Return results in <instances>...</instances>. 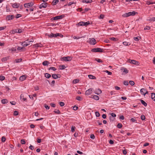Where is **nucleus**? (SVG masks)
I'll return each mask as SVG.
<instances>
[{"label": "nucleus", "mask_w": 155, "mask_h": 155, "mask_svg": "<svg viewBox=\"0 0 155 155\" xmlns=\"http://www.w3.org/2000/svg\"><path fill=\"white\" fill-rule=\"evenodd\" d=\"M60 35V34L59 33H56L55 34H54L53 33H51V34L48 35V36L50 37H56L57 36H59Z\"/></svg>", "instance_id": "obj_11"}, {"label": "nucleus", "mask_w": 155, "mask_h": 155, "mask_svg": "<svg viewBox=\"0 0 155 155\" xmlns=\"http://www.w3.org/2000/svg\"><path fill=\"white\" fill-rule=\"evenodd\" d=\"M77 26H84V22L81 21L79 22L77 24Z\"/></svg>", "instance_id": "obj_30"}, {"label": "nucleus", "mask_w": 155, "mask_h": 155, "mask_svg": "<svg viewBox=\"0 0 155 155\" xmlns=\"http://www.w3.org/2000/svg\"><path fill=\"white\" fill-rule=\"evenodd\" d=\"M5 138L4 137H2V141L3 142H4L5 141Z\"/></svg>", "instance_id": "obj_59"}, {"label": "nucleus", "mask_w": 155, "mask_h": 155, "mask_svg": "<svg viewBox=\"0 0 155 155\" xmlns=\"http://www.w3.org/2000/svg\"><path fill=\"white\" fill-rule=\"evenodd\" d=\"M130 120L132 122H135L136 121V120L134 118H131L130 119Z\"/></svg>", "instance_id": "obj_63"}, {"label": "nucleus", "mask_w": 155, "mask_h": 155, "mask_svg": "<svg viewBox=\"0 0 155 155\" xmlns=\"http://www.w3.org/2000/svg\"><path fill=\"white\" fill-rule=\"evenodd\" d=\"M94 93L95 94L97 95H99L101 93L102 91L100 89H98L96 90L95 91Z\"/></svg>", "instance_id": "obj_16"}, {"label": "nucleus", "mask_w": 155, "mask_h": 155, "mask_svg": "<svg viewBox=\"0 0 155 155\" xmlns=\"http://www.w3.org/2000/svg\"><path fill=\"white\" fill-rule=\"evenodd\" d=\"M14 18V16L13 15H8L6 17V19L8 20H12Z\"/></svg>", "instance_id": "obj_17"}, {"label": "nucleus", "mask_w": 155, "mask_h": 155, "mask_svg": "<svg viewBox=\"0 0 155 155\" xmlns=\"http://www.w3.org/2000/svg\"><path fill=\"white\" fill-rule=\"evenodd\" d=\"M59 0H54L52 2V4L53 5H54L57 4Z\"/></svg>", "instance_id": "obj_24"}, {"label": "nucleus", "mask_w": 155, "mask_h": 155, "mask_svg": "<svg viewBox=\"0 0 155 155\" xmlns=\"http://www.w3.org/2000/svg\"><path fill=\"white\" fill-rule=\"evenodd\" d=\"M90 138L92 139H94L95 137L94 135V134H91L90 135Z\"/></svg>", "instance_id": "obj_56"}, {"label": "nucleus", "mask_w": 155, "mask_h": 155, "mask_svg": "<svg viewBox=\"0 0 155 155\" xmlns=\"http://www.w3.org/2000/svg\"><path fill=\"white\" fill-rule=\"evenodd\" d=\"M148 20L149 21H155V17H153L151 18H149Z\"/></svg>", "instance_id": "obj_39"}, {"label": "nucleus", "mask_w": 155, "mask_h": 155, "mask_svg": "<svg viewBox=\"0 0 155 155\" xmlns=\"http://www.w3.org/2000/svg\"><path fill=\"white\" fill-rule=\"evenodd\" d=\"M60 69L62 70L66 68L65 66L64 65H61L59 67Z\"/></svg>", "instance_id": "obj_33"}, {"label": "nucleus", "mask_w": 155, "mask_h": 155, "mask_svg": "<svg viewBox=\"0 0 155 155\" xmlns=\"http://www.w3.org/2000/svg\"><path fill=\"white\" fill-rule=\"evenodd\" d=\"M129 83L132 86L134 85V82L132 81H129Z\"/></svg>", "instance_id": "obj_41"}, {"label": "nucleus", "mask_w": 155, "mask_h": 155, "mask_svg": "<svg viewBox=\"0 0 155 155\" xmlns=\"http://www.w3.org/2000/svg\"><path fill=\"white\" fill-rule=\"evenodd\" d=\"M8 100L6 99H4L1 100V102L2 104H5L8 103Z\"/></svg>", "instance_id": "obj_23"}, {"label": "nucleus", "mask_w": 155, "mask_h": 155, "mask_svg": "<svg viewBox=\"0 0 155 155\" xmlns=\"http://www.w3.org/2000/svg\"><path fill=\"white\" fill-rule=\"evenodd\" d=\"M140 101L142 104L144 106L146 107L147 106V104L143 100L140 99Z\"/></svg>", "instance_id": "obj_27"}, {"label": "nucleus", "mask_w": 155, "mask_h": 155, "mask_svg": "<svg viewBox=\"0 0 155 155\" xmlns=\"http://www.w3.org/2000/svg\"><path fill=\"white\" fill-rule=\"evenodd\" d=\"M141 119L142 120H144L145 119V116L144 115H142L141 116Z\"/></svg>", "instance_id": "obj_53"}, {"label": "nucleus", "mask_w": 155, "mask_h": 155, "mask_svg": "<svg viewBox=\"0 0 155 155\" xmlns=\"http://www.w3.org/2000/svg\"><path fill=\"white\" fill-rule=\"evenodd\" d=\"M63 60L65 61H71L72 59V57L69 56L64 57L62 58Z\"/></svg>", "instance_id": "obj_6"}, {"label": "nucleus", "mask_w": 155, "mask_h": 155, "mask_svg": "<svg viewBox=\"0 0 155 155\" xmlns=\"http://www.w3.org/2000/svg\"><path fill=\"white\" fill-rule=\"evenodd\" d=\"M96 60L98 62L100 63V62H102L103 61H102L100 59H96Z\"/></svg>", "instance_id": "obj_57"}, {"label": "nucleus", "mask_w": 155, "mask_h": 155, "mask_svg": "<svg viewBox=\"0 0 155 155\" xmlns=\"http://www.w3.org/2000/svg\"><path fill=\"white\" fill-rule=\"evenodd\" d=\"M75 127L74 126H72L71 128V131L74 132V131Z\"/></svg>", "instance_id": "obj_50"}, {"label": "nucleus", "mask_w": 155, "mask_h": 155, "mask_svg": "<svg viewBox=\"0 0 155 155\" xmlns=\"http://www.w3.org/2000/svg\"><path fill=\"white\" fill-rule=\"evenodd\" d=\"M54 112H55V113L58 114H60V112L58 110H55L54 111Z\"/></svg>", "instance_id": "obj_42"}, {"label": "nucleus", "mask_w": 155, "mask_h": 155, "mask_svg": "<svg viewBox=\"0 0 155 155\" xmlns=\"http://www.w3.org/2000/svg\"><path fill=\"white\" fill-rule=\"evenodd\" d=\"M92 98H94L96 100H98L99 99V97L98 96L95 95H92L91 97H90Z\"/></svg>", "instance_id": "obj_19"}, {"label": "nucleus", "mask_w": 155, "mask_h": 155, "mask_svg": "<svg viewBox=\"0 0 155 155\" xmlns=\"http://www.w3.org/2000/svg\"><path fill=\"white\" fill-rule=\"evenodd\" d=\"M150 29V26H146L144 28V29L145 30H149Z\"/></svg>", "instance_id": "obj_48"}, {"label": "nucleus", "mask_w": 155, "mask_h": 155, "mask_svg": "<svg viewBox=\"0 0 155 155\" xmlns=\"http://www.w3.org/2000/svg\"><path fill=\"white\" fill-rule=\"evenodd\" d=\"M11 4L12 5V6L14 8H17L20 6V4L19 3H12Z\"/></svg>", "instance_id": "obj_13"}, {"label": "nucleus", "mask_w": 155, "mask_h": 155, "mask_svg": "<svg viewBox=\"0 0 155 155\" xmlns=\"http://www.w3.org/2000/svg\"><path fill=\"white\" fill-rule=\"evenodd\" d=\"M14 115L16 116L18 115V112L17 111H15L14 113Z\"/></svg>", "instance_id": "obj_58"}, {"label": "nucleus", "mask_w": 155, "mask_h": 155, "mask_svg": "<svg viewBox=\"0 0 155 155\" xmlns=\"http://www.w3.org/2000/svg\"><path fill=\"white\" fill-rule=\"evenodd\" d=\"M26 77L25 75L21 76L19 78V80L21 81H23L26 79Z\"/></svg>", "instance_id": "obj_22"}, {"label": "nucleus", "mask_w": 155, "mask_h": 155, "mask_svg": "<svg viewBox=\"0 0 155 155\" xmlns=\"http://www.w3.org/2000/svg\"><path fill=\"white\" fill-rule=\"evenodd\" d=\"M123 43L125 46H128L130 45L129 42H127L126 41L123 42Z\"/></svg>", "instance_id": "obj_36"}, {"label": "nucleus", "mask_w": 155, "mask_h": 155, "mask_svg": "<svg viewBox=\"0 0 155 155\" xmlns=\"http://www.w3.org/2000/svg\"><path fill=\"white\" fill-rule=\"evenodd\" d=\"M45 107L46 109L48 110L50 108V107L48 105H46V104L45 105Z\"/></svg>", "instance_id": "obj_60"}, {"label": "nucleus", "mask_w": 155, "mask_h": 155, "mask_svg": "<svg viewBox=\"0 0 155 155\" xmlns=\"http://www.w3.org/2000/svg\"><path fill=\"white\" fill-rule=\"evenodd\" d=\"M140 92L141 94L145 95L146 94H147L148 92L144 88H142L140 90Z\"/></svg>", "instance_id": "obj_10"}, {"label": "nucleus", "mask_w": 155, "mask_h": 155, "mask_svg": "<svg viewBox=\"0 0 155 155\" xmlns=\"http://www.w3.org/2000/svg\"><path fill=\"white\" fill-rule=\"evenodd\" d=\"M22 49H9V52L13 54L15 52L18 53L19 50H21Z\"/></svg>", "instance_id": "obj_9"}, {"label": "nucleus", "mask_w": 155, "mask_h": 155, "mask_svg": "<svg viewBox=\"0 0 155 155\" xmlns=\"http://www.w3.org/2000/svg\"><path fill=\"white\" fill-rule=\"evenodd\" d=\"M111 117H116V115L115 114L112 113L111 114Z\"/></svg>", "instance_id": "obj_62"}, {"label": "nucleus", "mask_w": 155, "mask_h": 155, "mask_svg": "<svg viewBox=\"0 0 155 155\" xmlns=\"http://www.w3.org/2000/svg\"><path fill=\"white\" fill-rule=\"evenodd\" d=\"M90 24L89 21H87L86 22H84V26H87Z\"/></svg>", "instance_id": "obj_43"}, {"label": "nucleus", "mask_w": 155, "mask_h": 155, "mask_svg": "<svg viewBox=\"0 0 155 155\" xmlns=\"http://www.w3.org/2000/svg\"><path fill=\"white\" fill-rule=\"evenodd\" d=\"M82 2H86L87 3H91L92 2V0H83Z\"/></svg>", "instance_id": "obj_28"}, {"label": "nucleus", "mask_w": 155, "mask_h": 155, "mask_svg": "<svg viewBox=\"0 0 155 155\" xmlns=\"http://www.w3.org/2000/svg\"><path fill=\"white\" fill-rule=\"evenodd\" d=\"M21 142L22 144H25V141L24 139H21Z\"/></svg>", "instance_id": "obj_55"}, {"label": "nucleus", "mask_w": 155, "mask_h": 155, "mask_svg": "<svg viewBox=\"0 0 155 155\" xmlns=\"http://www.w3.org/2000/svg\"><path fill=\"white\" fill-rule=\"evenodd\" d=\"M127 61L128 62L136 65H139L140 64L138 61L134 60H131L130 59H129Z\"/></svg>", "instance_id": "obj_3"}, {"label": "nucleus", "mask_w": 155, "mask_h": 155, "mask_svg": "<svg viewBox=\"0 0 155 155\" xmlns=\"http://www.w3.org/2000/svg\"><path fill=\"white\" fill-rule=\"evenodd\" d=\"M34 4L33 2H30L28 3L25 4L24 6L25 8H28L32 6Z\"/></svg>", "instance_id": "obj_7"}, {"label": "nucleus", "mask_w": 155, "mask_h": 155, "mask_svg": "<svg viewBox=\"0 0 155 155\" xmlns=\"http://www.w3.org/2000/svg\"><path fill=\"white\" fill-rule=\"evenodd\" d=\"M34 47H33L32 48L35 47H37V48H41L42 47V45L41 44H35L33 45Z\"/></svg>", "instance_id": "obj_20"}, {"label": "nucleus", "mask_w": 155, "mask_h": 155, "mask_svg": "<svg viewBox=\"0 0 155 155\" xmlns=\"http://www.w3.org/2000/svg\"><path fill=\"white\" fill-rule=\"evenodd\" d=\"M124 84L125 85H128L129 83L127 81H125L124 82Z\"/></svg>", "instance_id": "obj_49"}, {"label": "nucleus", "mask_w": 155, "mask_h": 155, "mask_svg": "<svg viewBox=\"0 0 155 155\" xmlns=\"http://www.w3.org/2000/svg\"><path fill=\"white\" fill-rule=\"evenodd\" d=\"M22 61V59L21 58L19 59H16L15 60V61L16 63H18L21 62Z\"/></svg>", "instance_id": "obj_34"}, {"label": "nucleus", "mask_w": 155, "mask_h": 155, "mask_svg": "<svg viewBox=\"0 0 155 155\" xmlns=\"http://www.w3.org/2000/svg\"><path fill=\"white\" fill-rule=\"evenodd\" d=\"M21 45L22 46V47H18L17 48H23L26 47L28 45H29V42L28 41V40H26L23 42H22Z\"/></svg>", "instance_id": "obj_2"}, {"label": "nucleus", "mask_w": 155, "mask_h": 155, "mask_svg": "<svg viewBox=\"0 0 155 155\" xmlns=\"http://www.w3.org/2000/svg\"><path fill=\"white\" fill-rule=\"evenodd\" d=\"M105 72L107 73V74H108V75H111L112 73L111 72L107 70H106V71H105Z\"/></svg>", "instance_id": "obj_46"}, {"label": "nucleus", "mask_w": 155, "mask_h": 155, "mask_svg": "<svg viewBox=\"0 0 155 155\" xmlns=\"http://www.w3.org/2000/svg\"><path fill=\"white\" fill-rule=\"evenodd\" d=\"M5 77L3 76H0V80L1 81H3L5 79Z\"/></svg>", "instance_id": "obj_47"}, {"label": "nucleus", "mask_w": 155, "mask_h": 155, "mask_svg": "<svg viewBox=\"0 0 155 155\" xmlns=\"http://www.w3.org/2000/svg\"><path fill=\"white\" fill-rule=\"evenodd\" d=\"M76 99L78 101H81L82 100V98L81 97L77 96V97L76 98Z\"/></svg>", "instance_id": "obj_38"}, {"label": "nucleus", "mask_w": 155, "mask_h": 155, "mask_svg": "<svg viewBox=\"0 0 155 155\" xmlns=\"http://www.w3.org/2000/svg\"><path fill=\"white\" fill-rule=\"evenodd\" d=\"M49 70H53L54 71H55L56 70V68H55L54 67H50L49 68Z\"/></svg>", "instance_id": "obj_40"}, {"label": "nucleus", "mask_w": 155, "mask_h": 155, "mask_svg": "<svg viewBox=\"0 0 155 155\" xmlns=\"http://www.w3.org/2000/svg\"><path fill=\"white\" fill-rule=\"evenodd\" d=\"M8 58H9L8 57L3 58H2V62H5L6 61H7V60H8Z\"/></svg>", "instance_id": "obj_31"}, {"label": "nucleus", "mask_w": 155, "mask_h": 155, "mask_svg": "<svg viewBox=\"0 0 155 155\" xmlns=\"http://www.w3.org/2000/svg\"><path fill=\"white\" fill-rule=\"evenodd\" d=\"M79 80L78 79H74L73 81V83L74 84L78 82Z\"/></svg>", "instance_id": "obj_44"}, {"label": "nucleus", "mask_w": 155, "mask_h": 155, "mask_svg": "<svg viewBox=\"0 0 155 155\" xmlns=\"http://www.w3.org/2000/svg\"><path fill=\"white\" fill-rule=\"evenodd\" d=\"M59 104L60 106H63L64 105V102H61L59 103Z\"/></svg>", "instance_id": "obj_54"}, {"label": "nucleus", "mask_w": 155, "mask_h": 155, "mask_svg": "<svg viewBox=\"0 0 155 155\" xmlns=\"http://www.w3.org/2000/svg\"><path fill=\"white\" fill-rule=\"evenodd\" d=\"M151 97L152 99L155 102V94L152 93L151 94Z\"/></svg>", "instance_id": "obj_26"}, {"label": "nucleus", "mask_w": 155, "mask_h": 155, "mask_svg": "<svg viewBox=\"0 0 155 155\" xmlns=\"http://www.w3.org/2000/svg\"><path fill=\"white\" fill-rule=\"evenodd\" d=\"M91 51L92 52H104V51L103 49H92Z\"/></svg>", "instance_id": "obj_8"}, {"label": "nucleus", "mask_w": 155, "mask_h": 155, "mask_svg": "<svg viewBox=\"0 0 155 155\" xmlns=\"http://www.w3.org/2000/svg\"><path fill=\"white\" fill-rule=\"evenodd\" d=\"M45 77L47 78H49L51 77V75L48 73H45Z\"/></svg>", "instance_id": "obj_32"}, {"label": "nucleus", "mask_w": 155, "mask_h": 155, "mask_svg": "<svg viewBox=\"0 0 155 155\" xmlns=\"http://www.w3.org/2000/svg\"><path fill=\"white\" fill-rule=\"evenodd\" d=\"M48 64V62L47 61H45L42 63V64L44 66L47 65Z\"/></svg>", "instance_id": "obj_35"}, {"label": "nucleus", "mask_w": 155, "mask_h": 155, "mask_svg": "<svg viewBox=\"0 0 155 155\" xmlns=\"http://www.w3.org/2000/svg\"><path fill=\"white\" fill-rule=\"evenodd\" d=\"M109 38L110 40L113 41H116L117 40V38L114 37L110 38Z\"/></svg>", "instance_id": "obj_45"}, {"label": "nucleus", "mask_w": 155, "mask_h": 155, "mask_svg": "<svg viewBox=\"0 0 155 155\" xmlns=\"http://www.w3.org/2000/svg\"><path fill=\"white\" fill-rule=\"evenodd\" d=\"M60 75L59 74H52V77L54 79H56L60 78Z\"/></svg>", "instance_id": "obj_18"}, {"label": "nucleus", "mask_w": 155, "mask_h": 155, "mask_svg": "<svg viewBox=\"0 0 155 155\" xmlns=\"http://www.w3.org/2000/svg\"><path fill=\"white\" fill-rule=\"evenodd\" d=\"M47 3H42L39 6V8H45L46 7Z\"/></svg>", "instance_id": "obj_14"}, {"label": "nucleus", "mask_w": 155, "mask_h": 155, "mask_svg": "<svg viewBox=\"0 0 155 155\" xmlns=\"http://www.w3.org/2000/svg\"><path fill=\"white\" fill-rule=\"evenodd\" d=\"M88 42L90 44L94 45L96 43V40L94 38H93L89 39Z\"/></svg>", "instance_id": "obj_4"}, {"label": "nucleus", "mask_w": 155, "mask_h": 155, "mask_svg": "<svg viewBox=\"0 0 155 155\" xmlns=\"http://www.w3.org/2000/svg\"><path fill=\"white\" fill-rule=\"evenodd\" d=\"M137 13V12L135 11L130 12L123 15L122 16L124 17H127L130 16H134Z\"/></svg>", "instance_id": "obj_1"}, {"label": "nucleus", "mask_w": 155, "mask_h": 155, "mask_svg": "<svg viewBox=\"0 0 155 155\" xmlns=\"http://www.w3.org/2000/svg\"><path fill=\"white\" fill-rule=\"evenodd\" d=\"M21 16V14H17L16 15V18H18Z\"/></svg>", "instance_id": "obj_61"}, {"label": "nucleus", "mask_w": 155, "mask_h": 155, "mask_svg": "<svg viewBox=\"0 0 155 155\" xmlns=\"http://www.w3.org/2000/svg\"><path fill=\"white\" fill-rule=\"evenodd\" d=\"M95 113L96 116L97 117H99V116L100 115V114L98 112L96 111V112H95Z\"/></svg>", "instance_id": "obj_51"}, {"label": "nucleus", "mask_w": 155, "mask_h": 155, "mask_svg": "<svg viewBox=\"0 0 155 155\" xmlns=\"http://www.w3.org/2000/svg\"><path fill=\"white\" fill-rule=\"evenodd\" d=\"M104 17V15L102 14H101L100 16V18L101 19H103Z\"/></svg>", "instance_id": "obj_64"}, {"label": "nucleus", "mask_w": 155, "mask_h": 155, "mask_svg": "<svg viewBox=\"0 0 155 155\" xmlns=\"http://www.w3.org/2000/svg\"><path fill=\"white\" fill-rule=\"evenodd\" d=\"M145 2H146V4L147 5L155 4V2H152L150 1V0L146 1Z\"/></svg>", "instance_id": "obj_21"}, {"label": "nucleus", "mask_w": 155, "mask_h": 155, "mask_svg": "<svg viewBox=\"0 0 155 155\" xmlns=\"http://www.w3.org/2000/svg\"><path fill=\"white\" fill-rule=\"evenodd\" d=\"M20 98L21 100L23 101H25L26 100V98L24 97V95L22 94H21L20 96Z\"/></svg>", "instance_id": "obj_25"}, {"label": "nucleus", "mask_w": 155, "mask_h": 155, "mask_svg": "<svg viewBox=\"0 0 155 155\" xmlns=\"http://www.w3.org/2000/svg\"><path fill=\"white\" fill-rule=\"evenodd\" d=\"M64 17V15H62L60 16H57L53 18L54 20H57L59 19H62Z\"/></svg>", "instance_id": "obj_12"}, {"label": "nucleus", "mask_w": 155, "mask_h": 155, "mask_svg": "<svg viewBox=\"0 0 155 155\" xmlns=\"http://www.w3.org/2000/svg\"><path fill=\"white\" fill-rule=\"evenodd\" d=\"M78 107L77 106L75 105L73 107V109L74 110H77L78 109Z\"/></svg>", "instance_id": "obj_52"}, {"label": "nucleus", "mask_w": 155, "mask_h": 155, "mask_svg": "<svg viewBox=\"0 0 155 155\" xmlns=\"http://www.w3.org/2000/svg\"><path fill=\"white\" fill-rule=\"evenodd\" d=\"M122 127V125L121 123H118L117 125V127L119 128H121Z\"/></svg>", "instance_id": "obj_37"}, {"label": "nucleus", "mask_w": 155, "mask_h": 155, "mask_svg": "<svg viewBox=\"0 0 155 155\" xmlns=\"http://www.w3.org/2000/svg\"><path fill=\"white\" fill-rule=\"evenodd\" d=\"M88 77L90 79H95L96 78V77L92 75H91V74H90V75H88Z\"/></svg>", "instance_id": "obj_29"}, {"label": "nucleus", "mask_w": 155, "mask_h": 155, "mask_svg": "<svg viewBox=\"0 0 155 155\" xmlns=\"http://www.w3.org/2000/svg\"><path fill=\"white\" fill-rule=\"evenodd\" d=\"M93 88H90L88 90H87L85 92V94L86 95H89L91 94L93 91Z\"/></svg>", "instance_id": "obj_5"}, {"label": "nucleus", "mask_w": 155, "mask_h": 155, "mask_svg": "<svg viewBox=\"0 0 155 155\" xmlns=\"http://www.w3.org/2000/svg\"><path fill=\"white\" fill-rule=\"evenodd\" d=\"M121 70L123 71V74H125L128 72V70H127L126 68H121Z\"/></svg>", "instance_id": "obj_15"}]
</instances>
